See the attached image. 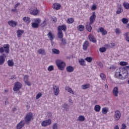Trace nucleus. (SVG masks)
I'll use <instances>...</instances> for the list:
<instances>
[{
    "label": "nucleus",
    "instance_id": "obj_1",
    "mask_svg": "<svg viewBox=\"0 0 129 129\" xmlns=\"http://www.w3.org/2000/svg\"><path fill=\"white\" fill-rule=\"evenodd\" d=\"M96 18V15L95 14V12H93L92 16H90L89 18V24L86 25V29L88 32H89V33L92 31V27H91V25L95 22Z\"/></svg>",
    "mask_w": 129,
    "mask_h": 129
},
{
    "label": "nucleus",
    "instance_id": "obj_2",
    "mask_svg": "<svg viewBox=\"0 0 129 129\" xmlns=\"http://www.w3.org/2000/svg\"><path fill=\"white\" fill-rule=\"evenodd\" d=\"M125 73H126V70H125V69H117L115 73V77H116V78H118V79H123L122 74H125Z\"/></svg>",
    "mask_w": 129,
    "mask_h": 129
},
{
    "label": "nucleus",
    "instance_id": "obj_3",
    "mask_svg": "<svg viewBox=\"0 0 129 129\" xmlns=\"http://www.w3.org/2000/svg\"><path fill=\"white\" fill-rule=\"evenodd\" d=\"M55 63L58 69L61 71L64 70L65 67H66V63L61 59H57L55 61Z\"/></svg>",
    "mask_w": 129,
    "mask_h": 129
},
{
    "label": "nucleus",
    "instance_id": "obj_4",
    "mask_svg": "<svg viewBox=\"0 0 129 129\" xmlns=\"http://www.w3.org/2000/svg\"><path fill=\"white\" fill-rule=\"evenodd\" d=\"M6 53V54H9L10 53V44H6L4 45V47H0V53L3 54V53Z\"/></svg>",
    "mask_w": 129,
    "mask_h": 129
},
{
    "label": "nucleus",
    "instance_id": "obj_5",
    "mask_svg": "<svg viewBox=\"0 0 129 129\" xmlns=\"http://www.w3.org/2000/svg\"><path fill=\"white\" fill-rule=\"evenodd\" d=\"M24 119V121L26 122L27 124H29L30 123V121L33 119V113L29 112L27 113Z\"/></svg>",
    "mask_w": 129,
    "mask_h": 129
},
{
    "label": "nucleus",
    "instance_id": "obj_6",
    "mask_svg": "<svg viewBox=\"0 0 129 129\" xmlns=\"http://www.w3.org/2000/svg\"><path fill=\"white\" fill-rule=\"evenodd\" d=\"M41 19L40 18H36L34 20V23L32 24V28H34V29H38L39 28V24L41 23Z\"/></svg>",
    "mask_w": 129,
    "mask_h": 129
},
{
    "label": "nucleus",
    "instance_id": "obj_7",
    "mask_svg": "<svg viewBox=\"0 0 129 129\" xmlns=\"http://www.w3.org/2000/svg\"><path fill=\"white\" fill-rule=\"evenodd\" d=\"M22 86L23 85H22V83L20 82H16L14 86L13 87V90L14 91H19L21 88H22Z\"/></svg>",
    "mask_w": 129,
    "mask_h": 129
},
{
    "label": "nucleus",
    "instance_id": "obj_8",
    "mask_svg": "<svg viewBox=\"0 0 129 129\" xmlns=\"http://www.w3.org/2000/svg\"><path fill=\"white\" fill-rule=\"evenodd\" d=\"M51 123H52V120H51V119H48L47 120H45L41 122V125L42 126H48V125H50V124H51Z\"/></svg>",
    "mask_w": 129,
    "mask_h": 129
},
{
    "label": "nucleus",
    "instance_id": "obj_9",
    "mask_svg": "<svg viewBox=\"0 0 129 129\" xmlns=\"http://www.w3.org/2000/svg\"><path fill=\"white\" fill-rule=\"evenodd\" d=\"M121 116V114L119 110H116L115 111V114H114V118L115 120H119Z\"/></svg>",
    "mask_w": 129,
    "mask_h": 129
},
{
    "label": "nucleus",
    "instance_id": "obj_10",
    "mask_svg": "<svg viewBox=\"0 0 129 129\" xmlns=\"http://www.w3.org/2000/svg\"><path fill=\"white\" fill-rule=\"evenodd\" d=\"M67 30V26L64 24H62L61 25H59L57 27V31H59L60 32H66Z\"/></svg>",
    "mask_w": 129,
    "mask_h": 129
},
{
    "label": "nucleus",
    "instance_id": "obj_11",
    "mask_svg": "<svg viewBox=\"0 0 129 129\" xmlns=\"http://www.w3.org/2000/svg\"><path fill=\"white\" fill-rule=\"evenodd\" d=\"M53 88L54 95H56V96L59 95V92H60L59 87L58 86H53Z\"/></svg>",
    "mask_w": 129,
    "mask_h": 129
},
{
    "label": "nucleus",
    "instance_id": "obj_12",
    "mask_svg": "<svg viewBox=\"0 0 129 129\" xmlns=\"http://www.w3.org/2000/svg\"><path fill=\"white\" fill-rule=\"evenodd\" d=\"M52 8L53 10H55L56 11H59L61 8V5L59 3H54L52 5Z\"/></svg>",
    "mask_w": 129,
    "mask_h": 129
},
{
    "label": "nucleus",
    "instance_id": "obj_13",
    "mask_svg": "<svg viewBox=\"0 0 129 129\" xmlns=\"http://www.w3.org/2000/svg\"><path fill=\"white\" fill-rule=\"evenodd\" d=\"M8 25L12 28H15L16 26H18V22L14 21V20H11L8 21Z\"/></svg>",
    "mask_w": 129,
    "mask_h": 129
},
{
    "label": "nucleus",
    "instance_id": "obj_14",
    "mask_svg": "<svg viewBox=\"0 0 129 129\" xmlns=\"http://www.w3.org/2000/svg\"><path fill=\"white\" fill-rule=\"evenodd\" d=\"M29 77L28 75H25L24 77V81L26 85H28V86H31V82L29 81Z\"/></svg>",
    "mask_w": 129,
    "mask_h": 129
},
{
    "label": "nucleus",
    "instance_id": "obj_15",
    "mask_svg": "<svg viewBox=\"0 0 129 129\" xmlns=\"http://www.w3.org/2000/svg\"><path fill=\"white\" fill-rule=\"evenodd\" d=\"M88 47H89V42L86 40L83 43V49L84 51H87Z\"/></svg>",
    "mask_w": 129,
    "mask_h": 129
},
{
    "label": "nucleus",
    "instance_id": "obj_16",
    "mask_svg": "<svg viewBox=\"0 0 129 129\" xmlns=\"http://www.w3.org/2000/svg\"><path fill=\"white\" fill-rule=\"evenodd\" d=\"M88 38L89 40L91 42H92L93 43H96V39L95 38V37H94V36H93V34H90L88 35Z\"/></svg>",
    "mask_w": 129,
    "mask_h": 129
},
{
    "label": "nucleus",
    "instance_id": "obj_17",
    "mask_svg": "<svg viewBox=\"0 0 129 129\" xmlns=\"http://www.w3.org/2000/svg\"><path fill=\"white\" fill-rule=\"evenodd\" d=\"M24 125H25V120H22L17 125V128L21 129L24 126Z\"/></svg>",
    "mask_w": 129,
    "mask_h": 129
},
{
    "label": "nucleus",
    "instance_id": "obj_18",
    "mask_svg": "<svg viewBox=\"0 0 129 129\" xmlns=\"http://www.w3.org/2000/svg\"><path fill=\"white\" fill-rule=\"evenodd\" d=\"M112 93L114 96L117 97L118 95V87H115L113 89Z\"/></svg>",
    "mask_w": 129,
    "mask_h": 129
},
{
    "label": "nucleus",
    "instance_id": "obj_19",
    "mask_svg": "<svg viewBox=\"0 0 129 129\" xmlns=\"http://www.w3.org/2000/svg\"><path fill=\"white\" fill-rule=\"evenodd\" d=\"M99 32L101 33L102 36H105V35H107V31L104 30L103 27H100L99 28Z\"/></svg>",
    "mask_w": 129,
    "mask_h": 129
},
{
    "label": "nucleus",
    "instance_id": "obj_20",
    "mask_svg": "<svg viewBox=\"0 0 129 129\" xmlns=\"http://www.w3.org/2000/svg\"><path fill=\"white\" fill-rule=\"evenodd\" d=\"M123 11V9L122 8V6H121V5H119L118 6V9L117 10L116 14H117V15H119V14H120Z\"/></svg>",
    "mask_w": 129,
    "mask_h": 129
},
{
    "label": "nucleus",
    "instance_id": "obj_21",
    "mask_svg": "<svg viewBox=\"0 0 129 129\" xmlns=\"http://www.w3.org/2000/svg\"><path fill=\"white\" fill-rule=\"evenodd\" d=\"M39 13H40L39 10L37 8H35L32 10L30 14L33 15V16H37V15L39 14Z\"/></svg>",
    "mask_w": 129,
    "mask_h": 129
},
{
    "label": "nucleus",
    "instance_id": "obj_22",
    "mask_svg": "<svg viewBox=\"0 0 129 129\" xmlns=\"http://www.w3.org/2000/svg\"><path fill=\"white\" fill-rule=\"evenodd\" d=\"M66 70L67 72H69V73H71L74 71V68L73 67L69 66L67 67Z\"/></svg>",
    "mask_w": 129,
    "mask_h": 129
},
{
    "label": "nucleus",
    "instance_id": "obj_23",
    "mask_svg": "<svg viewBox=\"0 0 129 129\" xmlns=\"http://www.w3.org/2000/svg\"><path fill=\"white\" fill-rule=\"evenodd\" d=\"M4 55H0V65H3L6 60L5 58V57H6V55L4 54Z\"/></svg>",
    "mask_w": 129,
    "mask_h": 129
},
{
    "label": "nucleus",
    "instance_id": "obj_24",
    "mask_svg": "<svg viewBox=\"0 0 129 129\" xmlns=\"http://www.w3.org/2000/svg\"><path fill=\"white\" fill-rule=\"evenodd\" d=\"M47 37L51 41L54 40V35L52 34V32H51V31L48 32V33L47 34Z\"/></svg>",
    "mask_w": 129,
    "mask_h": 129
},
{
    "label": "nucleus",
    "instance_id": "obj_25",
    "mask_svg": "<svg viewBox=\"0 0 129 129\" xmlns=\"http://www.w3.org/2000/svg\"><path fill=\"white\" fill-rule=\"evenodd\" d=\"M17 37L18 38H21L22 37V35H23V34H24V30H17Z\"/></svg>",
    "mask_w": 129,
    "mask_h": 129
},
{
    "label": "nucleus",
    "instance_id": "obj_26",
    "mask_svg": "<svg viewBox=\"0 0 129 129\" xmlns=\"http://www.w3.org/2000/svg\"><path fill=\"white\" fill-rule=\"evenodd\" d=\"M79 63L80 65H81V66H86V62H85V60L83 59V58H81V59H79Z\"/></svg>",
    "mask_w": 129,
    "mask_h": 129
},
{
    "label": "nucleus",
    "instance_id": "obj_27",
    "mask_svg": "<svg viewBox=\"0 0 129 129\" xmlns=\"http://www.w3.org/2000/svg\"><path fill=\"white\" fill-rule=\"evenodd\" d=\"M65 90L70 93H71L72 94H74V91H73V90L71 88H70V87L66 86L65 88Z\"/></svg>",
    "mask_w": 129,
    "mask_h": 129
},
{
    "label": "nucleus",
    "instance_id": "obj_28",
    "mask_svg": "<svg viewBox=\"0 0 129 129\" xmlns=\"http://www.w3.org/2000/svg\"><path fill=\"white\" fill-rule=\"evenodd\" d=\"M101 109V106L99 105H96L94 107V110L96 112H99Z\"/></svg>",
    "mask_w": 129,
    "mask_h": 129
},
{
    "label": "nucleus",
    "instance_id": "obj_29",
    "mask_svg": "<svg viewBox=\"0 0 129 129\" xmlns=\"http://www.w3.org/2000/svg\"><path fill=\"white\" fill-rule=\"evenodd\" d=\"M82 89H88V88H90V84H87L83 85L81 86Z\"/></svg>",
    "mask_w": 129,
    "mask_h": 129
},
{
    "label": "nucleus",
    "instance_id": "obj_30",
    "mask_svg": "<svg viewBox=\"0 0 129 129\" xmlns=\"http://www.w3.org/2000/svg\"><path fill=\"white\" fill-rule=\"evenodd\" d=\"M57 36H58V38L59 39H63V37L64 36V34H63V32L58 31Z\"/></svg>",
    "mask_w": 129,
    "mask_h": 129
},
{
    "label": "nucleus",
    "instance_id": "obj_31",
    "mask_svg": "<svg viewBox=\"0 0 129 129\" xmlns=\"http://www.w3.org/2000/svg\"><path fill=\"white\" fill-rule=\"evenodd\" d=\"M85 28L84 25H80L77 27V30L80 32H83Z\"/></svg>",
    "mask_w": 129,
    "mask_h": 129
},
{
    "label": "nucleus",
    "instance_id": "obj_32",
    "mask_svg": "<svg viewBox=\"0 0 129 129\" xmlns=\"http://www.w3.org/2000/svg\"><path fill=\"white\" fill-rule=\"evenodd\" d=\"M105 46L107 48H113V47H115V43H110L105 45Z\"/></svg>",
    "mask_w": 129,
    "mask_h": 129
},
{
    "label": "nucleus",
    "instance_id": "obj_33",
    "mask_svg": "<svg viewBox=\"0 0 129 129\" xmlns=\"http://www.w3.org/2000/svg\"><path fill=\"white\" fill-rule=\"evenodd\" d=\"M107 112H108V108L106 107L102 108V113H103V114H106Z\"/></svg>",
    "mask_w": 129,
    "mask_h": 129
},
{
    "label": "nucleus",
    "instance_id": "obj_34",
    "mask_svg": "<svg viewBox=\"0 0 129 129\" xmlns=\"http://www.w3.org/2000/svg\"><path fill=\"white\" fill-rule=\"evenodd\" d=\"M7 63H8V66H9L10 67H13V66H14V63L13 60H8L7 61Z\"/></svg>",
    "mask_w": 129,
    "mask_h": 129
},
{
    "label": "nucleus",
    "instance_id": "obj_35",
    "mask_svg": "<svg viewBox=\"0 0 129 129\" xmlns=\"http://www.w3.org/2000/svg\"><path fill=\"white\" fill-rule=\"evenodd\" d=\"M100 77L102 79V80H103L104 81H105L106 80V76L103 73H101L100 75Z\"/></svg>",
    "mask_w": 129,
    "mask_h": 129
},
{
    "label": "nucleus",
    "instance_id": "obj_36",
    "mask_svg": "<svg viewBox=\"0 0 129 129\" xmlns=\"http://www.w3.org/2000/svg\"><path fill=\"white\" fill-rule=\"evenodd\" d=\"M123 6L125 10H129V4L127 2H124Z\"/></svg>",
    "mask_w": 129,
    "mask_h": 129
},
{
    "label": "nucleus",
    "instance_id": "obj_37",
    "mask_svg": "<svg viewBox=\"0 0 129 129\" xmlns=\"http://www.w3.org/2000/svg\"><path fill=\"white\" fill-rule=\"evenodd\" d=\"M37 52L39 54H42V55H46V51H45V49H39Z\"/></svg>",
    "mask_w": 129,
    "mask_h": 129
},
{
    "label": "nucleus",
    "instance_id": "obj_38",
    "mask_svg": "<svg viewBox=\"0 0 129 129\" xmlns=\"http://www.w3.org/2000/svg\"><path fill=\"white\" fill-rule=\"evenodd\" d=\"M85 60L89 63H91V62H92V60H93V58L91 57H87L85 58Z\"/></svg>",
    "mask_w": 129,
    "mask_h": 129
},
{
    "label": "nucleus",
    "instance_id": "obj_39",
    "mask_svg": "<svg viewBox=\"0 0 129 129\" xmlns=\"http://www.w3.org/2000/svg\"><path fill=\"white\" fill-rule=\"evenodd\" d=\"M23 21H24L25 23H26V24H29L30 23V18L28 17H25L23 18Z\"/></svg>",
    "mask_w": 129,
    "mask_h": 129
},
{
    "label": "nucleus",
    "instance_id": "obj_40",
    "mask_svg": "<svg viewBox=\"0 0 129 129\" xmlns=\"http://www.w3.org/2000/svg\"><path fill=\"white\" fill-rule=\"evenodd\" d=\"M67 23L68 24H73L74 23V19L73 18L68 19Z\"/></svg>",
    "mask_w": 129,
    "mask_h": 129
},
{
    "label": "nucleus",
    "instance_id": "obj_41",
    "mask_svg": "<svg viewBox=\"0 0 129 129\" xmlns=\"http://www.w3.org/2000/svg\"><path fill=\"white\" fill-rule=\"evenodd\" d=\"M52 52L53 53V54H60V51L57 49L53 48L52 49Z\"/></svg>",
    "mask_w": 129,
    "mask_h": 129
},
{
    "label": "nucleus",
    "instance_id": "obj_42",
    "mask_svg": "<svg viewBox=\"0 0 129 129\" xmlns=\"http://www.w3.org/2000/svg\"><path fill=\"white\" fill-rule=\"evenodd\" d=\"M121 21L123 24H124V25H126V24L128 23V19L126 18H122Z\"/></svg>",
    "mask_w": 129,
    "mask_h": 129
},
{
    "label": "nucleus",
    "instance_id": "obj_43",
    "mask_svg": "<svg viewBox=\"0 0 129 129\" xmlns=\"http://www.w3.org/2000/svg\"><path fill=\"white\" fill-rule=\"evenodd\" d=\"M78 119L80 121H84V120H85V117H84V116L80 115L79 116Z\"/></svg>",
    "mask_w": 129,
    "mask_h": 129
},
{
    "label": "nucleus",
    "instance_id": "obj_44",
    "mask_svg": "<svg viewBox=\"0 0 129 129\" xmlns=\"http://www.w3.org/2000/svg\"><path fill=\"white\" fill-rule=\"evenodd\" d=\"M63 107L67 111H68V109H69V106L68 104L64 103L63 105Z\"/></svg>",
    "mask_w": 129,
    "mask_h": 129
},
{
    "label": "nucleus",
    "instance_id": "obj_45",
    "mask_svg": "<svg viewBox=\"0 0 129 129\" xmlns=\"http://www.w3.org/2000/svg\"><path fill=\"white\" fill-rule=\"evenodd\" d=\"M42 95H43V94H42L41 92H39L36 96V99H39V98H40V97H42Z\"/></svg>",
    "mask_w": 129,
    "mask_h": 129
},
{
    "label": "nucleus",
    "instance_id": "obj_46",
    "mask_svg": "<svg viewBox=\"0 0 129 129\" xmlns=\"http://www.w3.org/2000/svg\"><path fill=\"white\" fill-rule=\"evenodd\" d=\"M119 64L121 66H126L128 63L126 61H120Z\"/></svg>",
    "mask_w": 129,
    "mask_h": 129
},
{
    "label": "nucleus",
    "instance_id": "obj_47",
    "mask_svg": "<svg viewBox=\"0 0 129 129\" xmlns=\"http://www.w3.org/2000/svg\"><path fill=\"white\" fill-rule=\"evenodd\" d=\"M99 51L101 53H104L106 51V48L105 47H101L99 48Z\"/></svg>",
    "mask_w": 129,
    "mask_h": 129
},
{
    "label": "nucleus",
    "instance_id": "obj_48",
    "mask_svg": "<svg viewBox=\"0 0 129 129\" xmlns=\"http://www.w3.org/2000/svg\"><path fill=\"white\" fill-rule=\"evenodd\" d=\"M48 71L51 72L54 70V66H49L47 68Z\"/></svg>",
    "mask_w": 129,
    "mask_h": 129
},
{
    "label": "nucleus",
    "instance_id": "obj_49",
    "mask_svg": "<svg viewBox=\"0 0 129 129\" xmlns=\"http://www.w3.org/2000/svg\"><path fill=\"white\" fill-rule=\"evenodd\" d=\"M115 33L116 35H119V34H120V30L119 28H116L115 30Z\"/></svg>",
    "mask_w": 129,
    "mask_h": 129
},
{
    "label": "nucleus",
    "instance_id": "obj_50",
    "mask_svg": "<svg viewBox=\"0 0 129 129\" xmlns=\"http://www.w3.org/2000/svg\"><path fill=\"white\" fill-rule=\"evenodd\" d=\"M52 129H58V125L57 123H54L52 124Z\"/></svg>",
    "mask_w": 129,
    "mask_h": 129
},
{
    "label": "nucleus",
    "instance_id": "obj_51",
    "mask_svg": "<svg viewBox=\"0 0 129 129\" xmlns=\"http://www.w3.org/2000/svg\"><path fill=\"white\" fill-rule=\"evenodd\" d=\"M47 25V20H44V21L42 22V23L41 24V27H45V26Z\"/></svg>",
    "mask_w": 129,
    "mask_h": 129
},
{
    "label": "nucleus",
    "instance_id": "obj_52",
    "mask_svg": "<svg viewBox=\"0 0 129 129\" xmlns=\"http://www.w3.org/2000/svg\"><path fill=\"white\" fill-rule=\"evenodd\" d=\"M96 9H97V7H96L95 5H93L91 7L92 11H95Z\"/></svg>",
    "mask_w": 129,
    "mask_h": 129
},
{
    "label": "nucleus",
    "instance_id": "obj_53",
    "mask_svg": "<svg viewBox=\"0 0 129 129\" xmlns=\"http://www.w3.org/2000/svg\"><path fill=\"white\" fill-rule=\"evenodd\" d=\"M61 43H62L63 45H66V44H67V43L66 42V40H65V39L64 38H61Z\"/></svg>",
    "mask_w": 129,
    "mask_h": 129
},
{
    "label": "nucleus",
    "instance_id": "obj_54",
    "mask_svg": "<svg viewBox=\"0 0 129 129\" xmlns=\"http://www.w3.org/2000/svg\"><path fill=\"white\" fill-rule=\"evenodd\" d=\"M11 11L12 12V13H15L18 12V10L17 9V8H15V9H12Z\"/></svg>",
    "mask_w": 129,
    "mask_h": 129
},
{
    "label": "nucleus",
    "instance_id": "obj_55",
    "mask_svg": "<svg viewBox=\"0 0 129 129\" xmlns=\"http://www.w3.org/2000/svg\"><path fill=\"white\" fill-rule=\"evenodd\" d=\"M17 79V76L16 75H13L11 77L10 79Z\"/></svg>",
    "mask_w": 129,
    "mask_h": 129
},
{
    "label": "nucleus",
    "instance_id": "obj_56",
    "mask_svg": "<svg viewBox=\"0 0 129 129\" xmlns=\"http://www.w3.org/2000/svg\"><path fill=\"white\" fill-rule=\"evenodd\" d=\"M110 69H112V70H115L116 69V67L112 66L110 68Z\"/></svg>",
    "mask_w": 129,
    "mask_h": 129
},
{
    "label": "nucleus",
    "instance_id": "obj_57",
    "mask_svg": "<svg viewBox=\"0 0 129 129\" xmlns=\"http://www.w3.org/2000/svg\"><path fill=\"white\" fill-rule=\"evenodd\" d=\"M19 6H20V3H17L14 6V9H17Z\"/></svg>",
    "mask_w": 129,
    "mask_h": 129
},
{
    "label": "nucleus",
    "instance_id": "obj_58",
    "mask_svg": "<svg viewBox=\"0 0 129 129\" xmlns=\"http://www.w3.org/2000/svg\"><path fill=\"white\" fill-rule=\"evenodd\" d=\"M125 37H126V38H128V33H126L124 34Z\"/></svg>",
    "mask_w": 129,
    "mask_h": 129
},
{
    "label": "nucleus",
    "instance_id": "obj_59",
    "mask_svg": "<svg viewBox=\"0 0 129 129\" xmlns=\"http://www.w3.org/2000/svg\"><path fill=\"white\" fill-rule=\"evenodd\" d=\"M99 65H100V67H101V68H102V67H103V65L102 64V63L100 62L99 63Z\"/></svg>",
    "mask_w": 129,
    "mask_h": 129
},
{
    "label": "nucleus",
    "instance_id": "obj_60",
    "mask_svg": "<svg viewBox=\"0 0 129 129\" xmlns=\"http://www.w3.org/2000/svg\"><path fill=\"white\" fill-rule=\"evenodd\" d=\"M70 103H73V101H72V99H70L69 100Z\"/></svg>",
    "mask_w": 129,
    "mask_h": 129
},
{
    "label": "nucleus",
    "instance_id": "obj_61",
    "mask_svg": "<svg viewBox=\"0 0 129 129\" xmlns=\"http://www.w3.org/2000/svg\"><path fill=\"white\" fill-rule=\"evenodd\" d=\"M105 87L107 88V89H108V85H107V84L105 85Z\"/></svg>",
    "mask_w": 129,
    "mask_h": 129
},
{
    "label": "nucleus",
    "instance_id": "obj_62",
    "mask_svg": "<svg viewBox=\"0 0 129 129\" xmlns=\"http://www.w3.org/2000/svg\"><path fill=\"white\" fill-rule=\"evenodd\" d=\"M126 41H127V42H129V37L125 38Z\"/></svg>",
    "mask_w": 129,
    "mask_h": 129
},
{
    "label": "nucleus",
    "instance_id": "obj_63",
    "mask_svg": "<svg viewBox=\"0 0 129 129\" xmlns=\"http://www.w3.org/2000/svg\"><path fill=\"white\" fill-rule=\"evenodd\" d=\"M125 69H129V66H126V67L125 68Z\"/></svg>",
    "mask_w": 129,
    "mask_h": 129
},
{
    "label": "nucleus",
    "instance_id": "obj_64",
    "mask_svg": "<svg viewBox=\"0 0 129 129\" xmlns=\"http://www.w3.org/2000/svg\"><path fill=\"white\" fill-rule=\"evenodd\" d=\"M54 22H57V19H53Z\"/></svg>",
    "mask_w": 129,
    "mask_h": 129
}]
</instances>
